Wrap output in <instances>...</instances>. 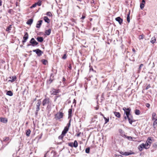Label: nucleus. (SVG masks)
Wrapping results in <instances>:
<instances>
[{
  "label": "nucleus",
  "mask_w": 157,
  "mask_h": 157,
  "mask_svg": "<svg viewBox=\"0 0 157 157\" xmlns=\"http://www.w3.org/2000/svg\"><path fill=\"white\" fill-rule=\"evenodd\" d=\"M123 110L124 111V118L126 119L128 118L129 123L131 124H132V123L135 121V120H133L132 117L131 115L130 114V109L129 108H127L124 107L123 108Z\"/></svg>",
  "instance_id": "f257e3e1"
},
{
  "label": "nucleus",
  "mask_w": 157,
  "mask_h": 157,
  "mask_svg": "<svg viewBox=\"0 0 157 157\" xmlns=\"http://www.w3.org/2000/svg\"><path fill=\"white\" fill-rule=\"evenodd\" d=\"M63 113L61 112L57 113L55 115V118L56 120L59 119L63 118Z\"/></svg>",
  "instance_id": "f03ea898"
},
{
  "label": "nucleus",
  "mask_w": 157,
  "mask_h": 157,
  "mask_svg": "<svg viewBox=\"0 0 157 157\" xmlns=\"http://www.w3.org/2000/svg\"><path fill=\"white\" fill-rule=\"evenodd\" d=\"M33 51L36 52V53L37 54V56H41L43 53V52H42L41 50H40L39 49H37L35 50H33Z\"/></svg>",
  "instance_id": "7ed1b4c3"
},
{
  "label": "nucleus",
  "mask_w": 157,
  "mask_h": 157,
  "mask_svg": "<svg viewBox=\"0 0 157 157\" xmlns=\"http://www.w3.org/2000/svg\"><path fill=\"white\" fill-rule=\"evenodd\" d=\"M50 102V99L48 98H46L44 100H43L42 104L43 106H45L46 105L49 104Z\"/></svg>",
  "instance_id": "20e7f679"
},
{
  "label": "nucleus",
  "mask_w": 157,
  "mask_h": 157,
  "mask_svg": "<svg viewBox=\"0 0 157 157\" xmlns=\"http://www.w3.org/2000/svg\"><path fill=\"white\" fill-rule=\"evenodd\" d=\"M30 43L32 44V45L34 46L38 44V43L33 38H32L30 41Z\"/></svg>",
  "instance_id": "39448f33"
},
{
  "label": "nucleus",
  "mask_w": 157,
  "mask_h": 157,
  "mask_svg": "<svg viewBox=\"0 0 157 157\" xmlns=\"http://www.w3.org/2000/svg\"><path fill=\"white\" fill-rule=\"evenodd\" d=\"M29 35L27 33H25V34L23 37L24 40L22 41L23 43L26 42L28 38Z\"/></svg>",
  "instance_id": "423d86ee"
},
{
  "label": "nucleus",
  "mask_w": 157,
  "mask_h": 157,
  "mask_svg": "<svg viewBox=\"0 0 157 157\" xmlns=\"http://www.w3.org/2000/svg\"><path fill=\"white\" fill-rule=\"evenodd\" d=\"M42 2L40 0H38V2L33 4L31 7V8H34L37 5H38L39 6H40Z\"/></svg>",
  "instance_id": "0eeeda50"
},
{
  "label": "nucleus",
  "mask_w": 157,
  "mask_h": 157,
  "mask_svg": "<svg viewBox=\"0 0 157 157\" xmlns=\"http://www.w3.org/2000/svg\"><path fill=\"white\" fill-rule=\"evenodd\" d=\"M9 80H8V81L10 82H13L16 80V76H12L10 77L9 78Z\"/></svg>",
  "instance_id": "6e6552de"
},
{
  "label": "nucleus",
  "mask_w": 157,
  "mask_h": 157,
  "mask_svg": "<svg viewBox=\"0 0 157 157\" xmlns=\"http://www.w3.org/2000/svg\"><path fill=\"white\" fill-rule=\"evenodd\" d=\"M41 103V101L40 100H38L37 101V103L36 104V111H38L40 110V106Z\"/></svg>",
  "instance_id": "1a4fd4ad"
},
{
  "label": "nucleus",
  "mask_w": 157,
  "mask_h": 157,
  "mask_svg": "<svg viewBox=\"0 0 157 157\" xmlns=\"http://www.w3.org/2000/svg\"><path fill=\"white\" fill-rule=\"evenodd\" d=\"M138 149L140 151H141L144 148H145V147L144 146V144L142 143L140 144L138 147Z\"/></svg>",
  "instance_id": "9d476101"
},
{
  "label": "nucleus",
  "mask_w": 157,
  "mask_h": 157,
  "mask_svg": "<svg viewBox=\"0 0 157 157\" xmlns=\"http://www.w3.org/2000/svg\"><path fill=\"white\" fill-rule=\"evenodd\" d=\"M59 89L56 90L55 89H53L52 90V94L54 95H56L59 92Z\"/></svg>",
  "instance_id": "9b49d317"
},
{
  "label": "nucleus",
  "mask_w": 157,
  "mask_h": 157,
  "mask_svg": "<svg viewBox=\"0 0 157 157\" xmlns=\"http://www.w3.org/2000/svg\"><path fill=\"white\" fill-rule=\"evenodd\" d=\"M68 127H67V126L65 127L64 130L62 131V133L65 136L67 132L68 131Z\"/></svg>",
  "instance_id": "f8f14e48"
},
{
  "label": "nucleus",
  "mask_w": 157,
  "mask_h": 157,
  "mask_svg": "<svg viewBox=\"0 0 157 157\" xmlns=\"http://www.w3.org/2000/svg\"><path fill=\"white\" fill-rule=\"evenodd\" d=\"M116 20L118 21L120 24H121L122 23L123 20L120 17H118L116 18Z\"/></svg>",
  "instance_id": "ddd939ff"
},
{
  "label": "nucleus",
  "mask_w": 157,
  "mask_h": 157,
  "mask_svg": "<svg viewBox=\"0 0 157 157\" xmlns=\"http://www.w3.org/2000/svg\"><path fill=\"white\" fill-rule=\"evenodd\" d=\"M7 119L5 118L0 117V121L2 123H6L7 122Z\"/></svg>",
  "instance_id": "4468645a"
},
{
  "label": "nucleus",
  "mask_w": 157,
  "mask_h": 157,
  "mask_svg": "<svg viewBox=\"0 0 157 157\" xmlns=\"http://www.w3.org/2000/svg\"><path fill=\"white\" fill-rule=\"evenodd\" d=\"M42 20H40L38 21V23H37L36 26V27L37 28H40L42 24Z\"/></svg>",
  "instance_id": "2eb2a0df"
},
{
  "label": "nucleus",
  "mask_w": 157,
  "mask_h": 157,
  "mask_svg": "<svg viewBox=\"0 0 157 157\" xmlns=\"http://www.w3.org/2000/svg\"><path fill=\"white\" fill-rule=\"evenodd\" d=\"M51 31V30L50 29H49L48 30H47L45 31V33L46 35H49Z\"/></svg>",
  "instance_id": "dca6fc26"
},
{
  "label": "nucleus",
  "mask_w": 157,
  "mask_h": 157,
  "mask_svg": "<svg viewBox=\"0 0 157 157\" xmlns=\"http://www.w3.org/2000/svg\"><path fill=\"white\" fill-rule=\"evenodd\" d=\"M44 20L45 22L48 23L50 22L49 19L48 17L46 16L44 17Z\"/></svg>",
  "instance_id": "f3484780"
},
{
  "label": "nucleus",
  "mask_w": 157,
  "mask_h": 157,
  "mask_svg": "<svg viewBox=\"0 0 157 157\" xmlns=\"http://www.w3.org/2000/svg\"><path fill=\"white\" fill-rule=\"evenodd\" d=\"M114 113L115 115L118 118H120L121 117V114L119 112H114Z\"/></svg>",
  "instance_id": "a211bd4d"
},
{
  "label": "nucleus",
  "mask_w": 157,
  "mask_h": 157,
  "mask_svg": "<svg viewBox=\"0 0 157 157\" xmlns=\"http://www.w3.org/2000/svg\"><path fill=\"white\" fill-rule=\"evenodd\" d=\"M134 153L132 152H125L124 153V154H122V155H130L134 154Z\"/></svg>",
  "instance_id": "6ab92c4d"
},
{
  "label": "nucleus",
  "mask_w": 157,
  "mask_h": 157,
  "mask_svg": "<svg viewBox=\"0 0 157 157\" xmlns=\"http://www.w3.org/2000/svg\"><path fill=\"white\" fill-rule=\"evenodd\" d=\"M33 20L32 19H29L27 22L26 23L28 25H31L33 22Z\"/></svg>",
  "instance_id": "aec40b11"
},
{
  "label": "nucleus",
  "mask_w": 157,
  "mask_h": 157,
  "mask_svg": "<svg viewBox=\"0 0 157 157\" xmlns=\"http://www.w3.org/2000/svg\"><path fill=\"white\" fill-rule=\"evenodd\" d=\"M36 40L40 42H42L43 41V38L42 37H39L37 38Z\"/></svg>",
  "instance_id": "412c9836"
},
{
  "label": "nucleus",
  "mask_w": 157,
  "mask_h": 157,
  "mask_svg": "<svg viewBox=\"0 0 157 157\" xmlns=\"http://www.w3.org/2000/svg\"><path fill=\"white\" fill-rule=\"evenodd\" d=\"M150 145H149V143H147V142H146L145 144H144V146L145 147V149H147L150 146Z\"/></svg>",
  "instance_id": "4be33fe9"
},
{
  "label": "nucleus",
  "mask_w": 157,
  "mask_h": 157,
  "mask_svg": "<svg viewBox=\"0 0 157 157\" xmlns=\"http://www.w3.org/2000/svg\"><path fill=\"white\" fill-rule=\"evenodd\" d=\"M78 145V143L76 140H75L74 143H73V146L75 147H77Z\"/></svg>",
  "instance_id": "5701e85b"
},
{
  "label": "nucleus",
  "mask_w": 157,
  "mask_h": 157,
  "mask_svg": "<svg viewBox=\"0 0 157 157\" xmlns=\"http://www.w3.org/2000/svg\"><path fill=\"white\" fill-rule=\"evenodd\" d=\"M155 41L156 38L154 36L151 38V42L152 44H154L155 42Z\"/></svg>",
  "instance_id": "b1692460"
},
{
  "label": "nucleus",
  "mask_w": 157,
  "mask_h": 157,
  "mask_svg": "<svg viewBox=\"0 0 157 157\" xmlns=\"http://www.w3.org/2000/svg\"><path fill=\"white\" fill-rule=\"evenodd\" d=\"M31 131L30 129H28L26 131V135L27 136H29L30 134Z\"/></svg>",
  "instance_id": "393cba45"
},
{
  "label": "nucleus",
  "mask_w": 157,
  "mask_h": 157,
  "mask_svg": "<svg viewBox=\"0 0 157 157\" xmlns=\"http://www.w3.org/2000/svg\"><path fill=\"white\" fill-rule=\"evenodd\" d=\"M157 124V118H156L155 119V121H154L153 124V126L154 128H155L156 127L155 126V125H156Z\"/></svg>",
  "instance_id": "a878e982"
},
{
  "label": "nucleus",
  "mask_w": 157,
  "mask_h": 157,
  "mask_svg": "<svg viewBox=\"0 0 157 157\" xmlns=\"http://www.w3.org/2000/svg\"><path fill=\"white\" fill-rule=\"evenodd\" d=\"M6 94L10 96H11L13 95V94L11 91H8L7 92Z\"/></svg>",
  "instance_id": "bb28decb"
},
{
  "label": "nucleus",
  "mask_w": 157,
  "mask_h": 157,
  "mask_svg": "<svg viewBox=\"0 0 157 157\" xmlns=\"http://www.w3.org/2000/svg\"><path fill=\"white\" fill-rule=\"evenodd\" d=\"M152 140L151 139V138L150 137H149L147 139V141H146L147 143L151 144L152 143Z\"/></svg>",
  "instance_id": "cd10ccee"
},
{
  "label": "nucleus",
  "mask_w": 157,
  "mask_h": 157,
  "mask_svg": "<svg viewBox=\"0 0 157 157\" xmlns=\"http://www.w3.org/2000/svg\"><path fill=\"white\" fill-rule=\"evenodd\" d=\"M41 61L42 63L44 65H46L48 63L47 61L45 59H42Z\"/></svg>",
  "instance_id": "c85d7f7f"
},
{
  "label": "nucleus",
  "mask_w": 157,
  "mask_h": 157,
  "mask_svg": "<svg viewBox=\"0 0 157 157\" xmlns=\"http://www.w3.org/2000/svg\"><path fill=\"white\" fill-rule=\"evenodd\" d=\"M135 113L137 115H139L140 113V111L138 109H136L135 111Z\"/></svg>",
  "instance_id": "c756f323"
},
{
  "label": "nucleus",
  "mask_w": 157,
  "mask_h": 157,
  "mask_svg": "<svg viewBox=\"0 0 157 157\" xmlns=\"http://www.w3.org/2000/svg\"><path fill=\"white\" fill-rule=\"evenodd\" d=\"M11 25H10L9 27H7V28L6 29V31L8 32H9L11 30Z\"/></svg>",
  "instance_id": "7c9ffc66"
},
{
  "label": "nucleus",
  "mask_w": 157,
  "mask_h": 157,
  "mask_svg": "<svg viewBox=\"0 0 157 157\" xmlns=\"http://www.w3.org/2000/svg\"><path fill=\"white\" fill-rule=\"evenodd\" d=\"M129 15H130V12L128 13V14L127 15V21L128 22H130V16H129Z\"/></svg>",
  "instance_id": "2f4dec72"
},
{
  "label": "nucleus",
  "mask_w": 157,
  "mask_h": 157,
  "mask_svg": "<svg viewBox=\"0 0 157 157\" xmlns=\"http://www.w3.org/2000/svg\"><path fill=\"white\" fill-rule=\"evenodd\" d=\"M156 115V114L155 113H153L152 114V119L153 120L155 119V117Z\"/></svg>",
  "instance_id": "473e14b6"
},
{
  "label": "nucleus",
  "mask_w": 157,
  "mask_h": 157,
  "mask_svg": "<svg viewBox=\"0 0 157 157\" xmlns=\"http://www.w3.org/2000/svg\"><path fill=\"white\" fill-rule=\"evenodd\" d=\"M64 136V135L62 133V134L59 136L58 138L59 139L62 140Z\"/></svg>",
  "instance_id": "72a5a7b5"
},
{
  "label": "nucleus",
  "mask_w": 157,
  "mask_h": 157,
  "mask_svg": "<svg viewBox=\"0 0 157 157\" xmlns=\"http://www.w3.org/2000/svg\"><path fill=\"white\" fill-rule=\"evenodd\" d=\"M104 118L105 121V124L107 123L109 121V118H107L106 117H105V116H104Z\"/></svg>",
  "instance_id": "f704fd0d"
},
{
  "label": "nucleus",
  "mask_w": 157,
  "mask_h": 157,
  "mask_svg": "<svg viewBox=\"0 0 157 157\" xmlns=\"http://www.w3.org/2000/svg\"><path fill=\"white\" fill-rule=\"evenodd\" d=\"M72 111V110L71 109H69L68 110V115L69 116H71Z\"/></svg>",
  "instance_id": "c9c22d12"
},
{
  "label": "nucleus",
  "mask_w": 157,
  "mask_h": 157,
  "mask_svg": "<svg viewBox=\"0 0 157 157\" xmlns=\"http://www.w3.org/2000/svg\"><path fill=\"white\" fill-rule=\"evenodd\" d=\"M46 15L49 16L51 17L52 16V14L50 12H48L47 13Z\"/></svg>",
  "instance_id": "e433bc0d"
},
{
  "label": "nucleus",
  "mask_w": 157,
  "mask_h": 157,
  "mask_svg": "<svg viewBox=\"0 0 157 157\" xmlns=\"http://www.w3.org/2000/svg\"><path fill=\"white\" fill-rule=\"evenodd\" d=\"M90 149L88 147L86 149L85 151L86 153H88L90 152Z\"/></svg>",
  "instance_id": "4c0bfd02"
},
{
  "label": "nucleus",
  "mask_w": 157,
  "mask_h": 157,
  "mask_svg": "<svg viewBox=\"0 0 157 157\" xmlns=\"http://www.w3.org/2000/svg\"><path fill=\"white\" fill-rule=\"evenodd\" d=\"M144 6V4L141 3L140 4V8L142 10Z\"/></svg>",
  "instance_id": "58836bf2"
},
{
  "label": "nucleus",
  "mask_w": 157,
  "mask_h": 157,
  "mask_svg": "<svg viewBox=\"0 0 157 157\" xmlns=\"http://www.w3.org/2000/svg\"><path fill=\"white\" fill-rule=\"evenodd\" d=\"M73 143H68V145L69 146L71 147H73Z\"/></svg>",
  "instance_id": "ea45409f"
},
{
  "label": "nucleus",
  "mask_w": 157,
  "mask_h": 157,
  "mask_svg": "<svg viewBox=\"0 0 157 157\" xmlns=\"http://www.w3.org/2000/svg\"><path fill=\"white\" fill-rule=\"evenodd\" d=\"M153 146L154 148H156L157 147V144L156 143H154L153 144Z\"/></svg>",
  "instance_id": "a19ab883"
},
{
  "label": "nucleus",
  "mask_w": 157,
  "mask_h": 157,
  "mask_svg": "<svg viewBox=\"0 0 157 157\" xmlns=\"http://www.w3.org/2000/svg\"><path fill=\"white\" fill-rule=\"evenodd\" d=\"M143 35H140L139 36V39L140 40H141L143 39Z\"/></svg>",
  "instance_id": "79ce46f5"
},
{
  "label": "nucleus",
  "mask_w": 157,
  "mask_h": 157,
  "mask_svg": "<svg viewBox=\"0 0 157 157\" xmlns=\"http://www.w3.org/2000/svg\"><path fill=\"white\" fill-rule=\"evenodd\" d=\"M143 66V64H141L139 68V70H140L141 69V67Z\"/></svg>",
  "instance_id": "37998d69"
},
{
  "label": "nucleus",
  "mask_w": 157,
  "mask_h": 157,
  "mask_svg": "<svg viewBox=\"0 0 157 157\" xmlns=\"http://www.w3.org/2000/svg\"><path fill=\"white\" fill-rule=\"evenodd\" d=\"M145 105L148 108H149V107L150 106V105L149 103H146L145 104Z\"/></svg>",
  "instance_id": "c03bdc74"
},
{
  "label": "nucleus",
  "mask_w": 157,
  "mask_h": 157,
  "mask_svg": "<svg viewBox=\"0 0 157 157\" xmlns=\"http://www.w3.org/2000/svg\"><path fill=\"white\" fill-rule=\"evenodd\" d=\"M66 58H67L66 55L65 54L63 56L62 58L63 59H65Z\"/></svg>",
  "instance_id": "a18cd8bd"
},
{
  "label": "nucleus",
  "mask_w": 157,
  "mask_h": 157,
  "mask_svg": "<svg viewBox=\"0 0 157 157\" xmlns=\"http://www.w3.org/2000/svg\"><path fill=\"white\" fill-rule=\"evenodd\" d=\"M85 18V14H83L82 15V17L81 18L82 19H84Z\"/></svg>",
  "instance_id": "49530a36"
},
{
  "label": "nucleus",
  "mask_w": 157,
  "mask_h": 157,
  "mask_svg": "<svg viewBox=\"0 0 157 157\" xmlns=\"http://www.w3.org/2000/svg\"><path fill=\"white\" fill-rule=\"evenodd\" d=\"M150 87V85L149 84L147 86V87H146V90H147Z\"/></svg>",
  "instance_id": "de8ad7c7"
},
{
  "label": "nucleus",
  "mask_w": 157,
  "mask_h": 157,
  "mask_svg": "<svg viewBox=\"0 0 157 157\" xmlns=\"http://www.w3.org/2000/svg\"><path fill=\"white\" fill-rule=\"evenodd\" d=\"M145 0H142V3H141L145 4Z\"/></svg>",
  "instance_id": "09e8293b"
},
{
  "label": "nucleus",
  "mask_w": 157,
  "mask_h": 157,
  "mask_svg": "<svg viewBox=\"0 0 157 157\" xmlns=\"http://www.w3.org/2000/svg\"><path fill=\"white\" fill-rule=\"evenodd\" d=\"M116 157H122V156L121 155H116Z\"/></svg>",
  "instance_id": "8fccbe9b"
},
{
  "label": "nucleus",
  "mask_w": 157,
  "mask_h": 157,
  "mask_svg": "<svg viewBox=\"0 0 157 157\" xmlns=\"http://www.w3.org/2000/svg\"><path fill=\"white\" fill-rule=\"evenodd\" d=\"M68 67H69V68L71 70V64H69V66H68Z\"/></svg>",
  "instance_id": "3c124183"
},
{
  "label": "nucleus",
  "mask_w": 157,
  "mask_h": 157,
  "mask_svg": "<svg viewBox=\"0 0 157 157\" xmlns=\"http://www.w3.org/2000/svg\"><path fill=\"white\" fill-rule=\"evenodd\" d=\"M80 134H81V133L80 132L78 133L77 135V136H78V137L80 136Z\"/></svg>",
  "instance_id": "603ef678"
},
{
  "label": "nucleus",
  "mask_w": 157,
  "mask_h": 157,
  "mask_svg": "<svg viewBox=\"0 0 157 157\" xmlns=\"http://www.w3.org/2000/svg\"><path fill=\"white\" fill-rule=\"evenodd\" d=\"M100 114L101 115V116H102V117H104V115L103 114H102L101 113H100Z\"/></svg>",
  "instance_id": "864d4df0"
},
{
  "label": "nucleus",
  "mask_w": 157,
  "mask_h": 157,
  "mask_svg": "<svg viewBox=\"0 0 157 157\" xmlns=\"http://www.w3.org/2000/svg\"><path fill=\"white\" fill-rule=\"evenodd\" d=\"M76 103V100L75 99H74V101H73V103Z\"/></svg>",
  "instance_id": "5fc2aeb1"
},
{
  "label": "nucleus",
  "mask_w": 157,
  "mask_h": 157,
  "mask_svg": "<svg viewBox=\"0 0 157 157\" xmlns=\"http://www.w3.org/2000/svg\"><path fill=\"white\" fill-rule=\"evenodd\" d=\"M2 5V1L1 0L0 1V6Z\"/></svg>",
  "instance_id": "6e6d98bb"
},
{
  "label": "nucleus",
  "mask_w": 157,
  "mask_h": 157,
  "mask_svg": "<svg viewBox=\"0 0 157 157\" xmlns=\"http://www.w3.org/2000/svg\"><path fill=\"white\" fill-rule=\"evenodd\" d=\"M132 50L133 51V52H135V49L134 48H133L132 49Z\"/></svg>",
  "instance_id": "4d7b16f0"
},
{
  "label": "nucleus",
  "mask_w": 157,
  "mask_h": 157,
  "mask_svg": "<svg viewBox=\"0 0 157 157\" xmlns=\"http://www.w3.org/2000/svg\"><path fill=\"white\" fill-rule=\"evenodd\" d=\"M95 109H96V110H98V107H95Z\"/></svg>",
  "instance_id": "13d9d810"
},
{
  "label": "nucleus",
  "mask_w": 157,
  "mask_h": 157,
  "mask_svg": "<svg viewBox=\"0 0 157 157\" xmlns=\"http://www.w3.org/2000/svg\"><path fill=\"white\" fill-rule=\"evenodd\" d=\"M70 122L69 124H68V127H69L70 126Z\"/></svg>",
  "instance_id": "bf43d9fd"
},
{
  "label": "nucleus",
  "mask_w": 157,
  "mask_h": 157,
  "mask_svg": "<svg viewBox=\"0 0 157 157\" xmlns=\"http://www.w3.org/2000/svg\"><path fill=\"white\" fill-rule=\"evenodd\" d=\"M63 81H65L66 80V79H65V78H63Z\"/></svg>",
  "instance_id": "052dcab7"
},
{
  "label": "nucleus",
  "mask_w": 157,
  "mask_h": 157,
  "mask_svg": "<svg viewBox=\"0 0 157 157\" xmlns=\"http://www.w3.org/2000/svg\"><path fill=\"white\" fill-rule=\"evenodd\" d=\"M76 0L77 1H79V2H81L82 1V0Z\"/></svg>",
  "instance_id": "680f3d73"
},
{
  "label": "nucleus",
  "mask_w": 157,
  "mask_h": 157,
  "mask_svg": "<svg viewBox=\"0 0 157 157\" xmlns=\"http://www.w3.org/2000/svg\"><path fill=\"white\" fill-rule=\"evenodd\" d=\"M92 70V71H93V69L92 68H90V70Z\"/></svg>",
  "instance_id": "e2e57ef3"
},
{
  "label": "nucleus",
  "mask_w": 157,
  "mask_h": 157,
  "mask_svg": "<svg viewBox=\"0 0 157 157\" xmlns=\"http://www.w3.org/2000/svg\"><path fill=\"white\" fill-rule=\"evenodd\" d=\"M124 152H121L120 153H121V154H124Z\"/></svg>",
  "instance_id": "0e129e2a"
},
{
  "label": "nucleus",
  "mask_w": 157,
  "mask_h": 157,
  "mask_svg": "<svg viewBox=\"0 0 157 157\" xmlns=\"http://www.w3.org/2000/svg\"><path fill=\"white\" fill-rule=\"evenodd\" d=\"M132 138V137H128V138Z\"/></svg>",
  "instance_id": "69168bd1"
},
{
  "label": "nucleus",
  "mask_w": 157,
  "mask_h": 157,
  "mask_svg": "<svg viewBox=\"0 0 157 157\" xmlns=\"http://www.w3.org/2000/svg\"><path fill=\"white\" fill-rule=\"evenodd\" d=\"M56 99V98L55 99V101Z\"/></svg>",
  "instance_id": "338daca9"
},
{
  "label": "nucleus",
  "mask_w": 157,
  "mask_h": 157,
  "mask_svg": "<svg viewBox=\"0 0 157 157\" xmlns=\"http://www.w3.org/2000/svg\"><path fill=\"white\" fill-rule=\"evenodd\" d=\"M33 157H36V156H34Z\"/></svg>",
  "instance_id": "774afa93"
}]
</instances>
